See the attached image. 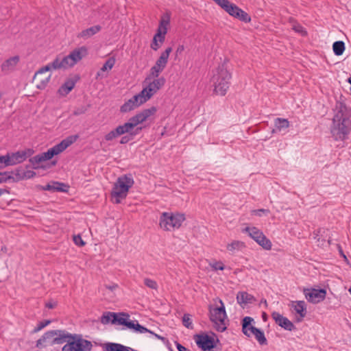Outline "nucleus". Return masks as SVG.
<instances>
[{
    "mask_svg": "<svg viewBox=\"0 0 351 351\" xmlns=\"http://www.w3.org/2000/svg\"><path fill=\"white\" fill-rule=\"evenodd\" d=\"M56 332L53 330H50V331H47V332H45L44 335H47V340L48 341H52L53 339V338H55L56 337Z\"/></svg>",
    "mask_w": 351,
    "mask_h": 351,
    "instance_id": "47",
    "label": "nucleus"
},
{
    "mask_svg": "<svg viewBox=\"0 0 351 351\" xmlns=\"http://www.w3.org/2000/svg\"><path fill=\"white\" fill-rule=\"evenodd\" d=\"M245 247V244L243 242L240 241H234L231 243L227 245V250L232 252L234 253L235 252L240 251Z\"/></svg>",
    "mask_w": 351,
    "mask_h": 351,
    "instance_id": "32",
    "label": "nucleus"
},
{
    "mask_svg": "<svg viewBox=\"0 0 351 351\" xmlns=\"http://www.w3.org/2000/svg\"><path fill=\"white\" fill-rule=\"evenodd\" d=\"M348 82H349L350 83V84H351V77L349 78Z\"/></svg>",
    "mask_w": 351,
    "mask_h": 351,
    "instance_id": "55",
    "label": "nucleus"
},
{
    "mask_svg": "<svg viewBox=\"0 0 351 351\" xmlns=\"http://www.w3.org/2000/svg\"><path fill=\"white\" fill-rule=\"evenodd\" d=\"M116 60L114 58L111 57L108 58L106 62L104 64L100 71L97 73V75H101V72H104L106 71L111 70L115 64Z\"/></svg>",
    "mask_w": 351,
    "mask_h": 351,
    "instance_id": "34",
    "label": "nucleus"
},
{
    "mask_svg": "<svg viewBox=\"0 0 351 351\" xmlns=\"http://www.w3.org/2000/svg\"><path fill=\"white\" fill-rule=\"evenodd\" d=\"M73 240L75 244L78 246H84L85 245V242L83 241L80 234L74 235Z\"/></svg>",
    "mask_w": 351,
    "mask_h": 351,
    "instance_id": "41",
    "label": "nucleus"
},
{
    "mask_svg": "<svg viewBox=\"0 0 351 351\" xmlns=\"http://www.w3.org/2000/svg\"><path fill=\"white\" fill-rule=\"evenodd\" d=\"M19 60V56H15L5 60L1 65V71L5 74L12 71L18 64Z\"/></svg>",
    "mask_w": 351,
    "mask_h": 351,
    "instance_id": "23",
    "label": "nucleus"
},
{
    "mask_svg": "<svg viewBox=\"0 0 351 351\" xmlns=\"http://www.w3.org/2000/svg\"><path fill=\"white\" fill-rule=\"evenodd\" d=\"M32 154V150L19 151L10 154V165L11 166L19 164L25 161L27 158Z\"/></svg>",
    "mask_w": 351,
    "mask_h": 351,
    "instance_id": "22",
    "label": "nucleus"
},
{
    "mask_svg": "<svg viewBox=\"0 0 351 351\" xmlns=\"http://www.w3.org/2000/svg\"><path fill=\"white\" fill-rule=\"evenodd\" d=\"M93 343L82 338L80 335H73L71 339L62 347V351H91Z\"/></svg>",
    "mask_w": 351,
    "mask_h": 351,
    "instance_id": "11",
    "label": "nucleus"
},
{
    "mask_svg": "<svg viewBox=\"0 0 351 351\" xmlns=\"http://www.w3.org/2000/svg\"><path fill=\"white\" fill-rule=\"evenodd\" d=\"M185 220L184 214L162 213L160 217V226L166 231L179 228Z\"/></svg>",
    "mask_w": 351,
    "mask_h": 351,
    "instance_id": "10",
    "label": "nucleus"
},
{
    "mask_svg": "<svg viewBox=\"0 0 351 351\" xmlns=\"http://www.w3.org/2000/svg\"><path fill=\"white\" fill-rule=\"evenodd\" d=\"M182 324L187 328H193V323L189 314H184L183 315Z\"/></svg>",
    "mask_w": 351,
    "mask_h": 351,
    "instance_id": "37",
    "label": "nucleus"
},
{
    "mask_svg": "<svg viewBox=\"0 0 351 351\" xmlns=\"http://www.w3.org/2000/svg\"><path fill=\"white\" fill-rule=\"evenodd\" d=\"M4 193H9V191L5 189H0V197Z\"/></svg>",
    "mask_w": 351,
    "mask_h": 351,
    "instance_id": "53",
    "label": "nucleus"
},
{
    "mask_svg": "<svg viewBox=\"0 0 351 351\" xmlns=\"http://www.w3.org/2000/svg\"><path fill=\"white\" fill-rule=\"evenodd\" d=\"M156 112L155 107L145 109L129 119L128 121L123 125H118L114 130L105 135V140L112 141L125 134H129L132 137L138 135L142 130V127L138 125L153 115Z\"/></svg>",
    "mask_w": 351,
    "mask_h": 351,
    "instance_id": "1",
    "label": "nucleus"
},
{
    "mask_svg": "<svg viewBox=\"0 0 351 351\" xmlns=\"http://www.w3.org/2000/svg\"><path fill=\"white\" fill-rule=\"evenodd\" d=\"M75 82L73 80H67L59 88L58 92L62 95H66L74 88Z\"/></svg>",
    "mask_w": 351,
    "mask_h": 351,
    "instance_id": "30",
    "label": "nucleus"
},
{
    "mask_svg": "<svg viewBox=\"0 0 351 351\" xmlns=\"http://www.w3.org/2000/svg\"><path fill=\"white\" fill-rule=\"evenodd\" d=\"M5 250V248L1 247V250Z\"/></svg>",
    "mask_w": 351,
    "mask_h": 351,
    "instance_id": "56",
    "label": "nucleus"
},
{
    "mask_svg": "<svg viewBox=\"0 0 351 351\" xmlns=\"http://www.w3.org/2000/svg\"><path fill=\"white\" fill-rule=\"evenodd\" d=\"M291 306L301 317H304L306 314V306L304 301L293 302Z\"/></svg>",
    "mask_w": 351,
    "mask_h": 351,
    "instance_id": "28",
    "label": "nucleus"
},
{
    "mask_svg": "<svg viewBox=\"0 0 351 351\" xmlns=\"http://www.w3.org/2000/svg\"><path fill=\"white\" fill-rule=\"evenodd\" d=\"M165 83L162 77H153L151 74L147 77L143 82V88L139 93L145 102L148 101L156 92L162 88Z\"/></svg>",
    "mask_w": 351,
    "mask_h": 351,
    "instance_id": "8",
    "label": "nucleus"
},
{
    "mask_svg": "<svg viewBox=\"0 0 351 351\" xmlns=\"http://www.w3.org/2000/svg\"><path fill=\"white\" fill-rule=\"evenodd\" d=\"M133 138H134V137H132L129 134H128V135L124 136L121 138L120 143L121 144L128 143L130 140H132Z\"/></svg>",
    "mask_w": 351,
    "mask_h": 351,
    "instance_id": "46",
    "label": "nucleus"
},
{
    "mask_svg": "<svg viewBox=\"0 0 351 351\" xmlns=\"http://www.w3.org/2000/svg\"><path fill=\"white\" fill-rule=\"evenodd\" d=\"M254 319L251 317H245L242 321V332L247 337L254 335L256 339L261 345H266L267 341L265 337L264 332L260 329L252 326Z\"/></svg>",
    "mask_w": 351,
    "mask_h": 351,
    "instance_id": "12",
    "label": "nucleus"
},
{
    "mask_svg": "<svg viewBox=\"0 0 351 351\" xmlns=\"http://www.w3.org/2000/svg\"><path fill=\"white\" fill-rule=\"evenodd\" d=\"M5 250V248L1 247V250Z\"/></svg>",
    "mask_w": 351,
    "mask_h": 351,
    "instance_id": "57",
    "label": "nucleus"
},
{
    "mask_svg": "<svg viewBox=\"0 0 351 351\" xmlns=\"http://www.w3.org/2000/svg\"><path fill=\"white\" fill-rule=\"evenodd\" d=\"M276 130L281 132L289 127V121L287 119L276 118L274 120Z\"/></svg>",
    "mask_w": 351,
    "mask_h": 351,
    "instance_id": "31",
    "label": "nucleus"
},
{
    "mask_svg": "<svg viewBox=\"0 0 351 351\" xmlns=\"http://www.w3.org/2000/svg\"><path fill=\"white\" fill-rule=\"evenodd\" d=\"M171 51L172 48L168 47L161 53L159 58L156 60L155 65L153 66L150 70L152 76L158 77L160 73L165 68Z\"/></svg>",
    "mask_w": 351,
    "mask_h": 351,
    "instance_id": "15",
    "label": "nucleus"
},
{
    "mask_svg": "<svg viewBox=\"0 0 351 351\" xmlns=\"http://www.w3.org/2000/svg\"><path fill=\"white\" fill-rule=\"evenodd\" d=\"M195 341L204 351L210 350L215 347L214 338L208 335H197L195 336Z\"/></svg>",
    "mask_w": 351,
    "mask_h": 351,
    "instance_id": "19",
    "label": "nucleus"
},
{
    "mask_svg": "<svg viewBox=\"0 0 351 351\" xmlns=\"http://www.w3.org/2000/svg\"><path fill=\"white\" fill-rule=\"evenodd\" d=\"M8 166H11L10 154H7L5 156H0V169H2Z\"/></svg>",
    "mask_w": 351,
    "mask_h": 351,
    "instance_id": "36",
    "label": "nucleus"
},
{
    "mask_svg": "<svg viewBox=\"0 0 351 351\" xmlns=\"http://www.w3.org/2000/svg\"><path fill=\"white\" fill-rule=\"evenodd\" d=\"M104 351H135L130 347H128L117 343H106L103 346Z\"/></svg>",
    "mask_w": 351,
    "mask_h": 351,
    "instance_id": "25",
    "label": "nucleus"
},
{
    "mask_svg": "<svg viewBox=\"0 0 351 351\" xmlns=\"http://www.w3.org/2000/svg\"><path fill=\"white\" fill-rule=\"evenodd\" d=\"M176 346L178 351H189V350L178 342H176Z\"/></svg>",
    "mask_w": 351,
    "mask_h": 351,
    "instance_id": "48",
    "label": "nucleus"
},
{
    "mask_svg": "<svg viewBox=\"0 0 351 351\" xmlns=\"http://www.w3.org/2000/svg\"><path fill=\"white\" fill-rule=\"evenodd\" d=\"M219 302L221 304L220 306L215 308L210 306V319L217 331L223 332L227 328L228 319L222 300H219Z\"/></svg>",
    "mask_w": 351,
    "mask_h": 351,
    "instance_id": "9",
    "label": "nucleus"
},
{
    "mask_svg": "<svg viewBox=\"0 0 351 351\" xmlns=\"http://www.w3.org/2000/svg\"><path fill=\"white\" fill-rule=\"evenodd\" d=\"M49 68L43 66L36 72L33 78V82L38 89H44L48 84L51 75L48 73Z\"/></svg>",
    "mask_w": 351,
    "mask_h": 351,
    "instance_id": "16",
    "label": "nucleus"
},
{
    "mask_svg": "<svg viewBox=\"0 0 351 351\" xmlns=\"http://www.w3.org/2000/svg\"><path fill=\"white\" fill-rule=\"evenodd\" d=\"M149 331H147V332H149L150 334H152V335H154L157 339H162V337H161L160 335H157V334H155L154 332L149 330V329H147Z\"/></svg>",
    "mask_w": 351,
    "mask_h": 351,
    "instance_id": "52",
    "label": "nucleus"
},
{
    "mask_svg": "<svg viewBox=\"0 0 351 351\" xmlns=\"http://www.w3.org/2000/svg\"><path fill=\"white\" fill-rule=\"evenodd\" d=\"M47 335H43L42 336L41 338H40L37 341H36V347L38 348H45L47 347V346L49 345H52V344H55L54 342L52 341H48L47 340Z\"/></svg>",
    "mask_w": 351,
    "mask_h": 351,
    "instance_id": "35",
    "label": "nucleus"
},
{
    "mask_svg": "<svg viewBox=\"0 0 351 351\" xmlns=\"http://www.w3.org/2000/svg\"><path fill=\"white\" fill-rule=\"evenodd\" d=\"M339 253L341 254V256L346 261L347 260V257L344 254L343 250H341V247L340 246H339Z\"/></svg>",
    "mask_w": 351,
    "mask_h": 351,
    "instance_id": "51",
    "label": "nucleus"
},
{
    "mask_svg": "<svg viewBox=\"0 0 351 351\" xmlns=\"http://www.w3.org/2000/svg\"><path fill=\"white\" fill-rule=\"evenodd\" d=\"M223 10L230 15L237 18L242 21L249 22L250 21V17L245 12L230 1L227 4V8L225 7Z\"/></svg>",
    "mask_w": 351,
    "mask_h": 351,
    "instance_id": "17",
    "label": "nucleus"
},
{
    "mask_svg": "<svg viewBox=\"0 0 351 351\" xmlns=\"http://www.w3.org/2000/svg\"><path fill=\"white\" fill-rule=\"evenodd\" d=\"M209 265L214 271L223 270L225 268L223 263L221 261H214L210 263Z\"/></svg>",
    "mask_w": 351,
    "mask_h": 351,
    "instance_id": "39",
    "label": "nucleus"
},
{
    "mask_svg": "<svg viewBox=\"0 0 351 351\" xmlns=\"http://www.w3.org/2000/svg\"><path fill=\"white\" fill-rule=\"evenodd\" d=\"M272 318L275 320L276 323L282 328L291 331L295 329L294 324L289 320L287 317H283L281 314L278 312H273L271 313Z\"/></svg>",
    "mask_w": 351,
    "mask_h": 351,
    "instance_id": "21",
    "label": "nucleus"
},
{
    "mask_svg": "<svg viewBox=\"0 0 351 351\" xmlns=\"http://www.w3.org/2000/svg\"><path fill=\"white\" fill-rule=\"evenodd\" d=\"M237 300L240 305L245 306L248 304H252L255 301V298L252 295L247 292L240 291L237 293Z\"/></svg>",
    "mask_w": 351,
    "mask_h": 351,
    "instance_id": "27",
    "label": "nucleus"
},
{
    "mask_svg": "<svg viewBox=\"0 0 351 351\" xmlns=\"http://www.w3.org/2000/svg\"><path fill=\"white\" fill-rule=\"evenodd\" d=\"M56 304L53 302H48L46 304V307L48 308H53L56 306Z\"/></svg>",
    "mask_w": 351,
    "mask_h": 351,
    "instance_id": "50",
    "label": "nucleus"
},
{
    "mask_svg": "<svg viewBox=\"0 0 351 351\" xmlns=\"http://www.w3.org/2000/svg\"><path fill=\"white\" fill-rule=\"evenodd\" d=\"M1 97H2V95H1V94L0 93V99H1Z\"/></svg>",
    "mask_w": 351,
    "mask_h": 351,
    "instance_id": "58",
    "label": "nucleus"
},
{
    "mask_svg": "<svg viewBox=\"0 0 351 351\" xmlns=\"http://www.w3.org/2000/svg\"><path fill=\"white\" fill-rule=\"evenodd\" d=\"M231 74L227 69L225 63H223L216 69L212 77L214 85V91L217 95L223 96L226 95L230 84Z\"/></svg>",
    "mask_w": 351,
    "mask_h": 351,
    "instance_id": "5",
    "label": "nucleus"
},
{
    "mask_svg": "<svg viewBox=\"0 0 351 351\" xmlns=\"http://www.w3.org/2000/svg\"><path fill=\"white\" fill-rule=\"evenodd\" d=\"M77 136H70L66 138L60 143L49 149L47 152L34 156L30 159L31 162L33 164V165H38L39 163L43 161L50 160L54 156H56L64 151L68 147L72 145L77 140Z\"/></svg>",
    "mask_w": 351,
    "mask_h": 351,
    "instance_id": "6",
    "label": "nucleus"
},
{
    "mask_svg": "<svg viewBox=\"0 0 351 351\" xmlns=\"http://www.w3.org/2000/svg\"><path fill=\"white\" fill-rule=\"evenodd\" d=\"M133 184L134 180L131 175H125L117 179L112 191V196L116 204L120 203L121 199L126 197L129 189Z\"/></svg>",
    "mask_w": 351,
    "mask_h": 351,
    "instance_id": "7",
    "label": "nucleus"
},
{
    "mask_svg": "<svg viewBox=\"0 0 351 351\" xmlns=\"http://www.w3.org/2000/svg\"><path fill=\"white\" fill-rule=\"evenodd\" d=\"M50 323L49 320H45L38 324V325L34 328L33 332H37L44 328Z\"/></svg>",
    "mask_w": 351,
    "mask_h": 351,
    "instance_id": "40",
    "label": "nucleus"
},
{
    "mask_svg": "<svg viewBox=\"0 0 351 351\" xmlns=\"http://www.w3.org/2000/svg\"><path fill=\"white\" fill-rule=\"evenodd\" d=\"M169 19H161L156 34L153 38L152 43L151 44V48L157 51L164 43L165 39V35L167 32V25H169Z\"/></svg>",
    "mask_w": 351,
    "mask_h": 351,
    "instance_id": "13",
    "label": "nucleus"
},
{
    "mask_svg": "<svg viewBox=\"0 0 351 351\" xmlns=\"http://www.w3.org/2000/svg\"><path fill=\"white\" fill-rule=\"evenodd\" d=\"M12 177L7 172H0V183L5 182Z\"/></svg>",
    "mask_w": 351,
    "mask_h": 351,
    "instance_id": "43",
    "label": "nucleus"
},
{
    "mask_svg": "<svg viewBox=\"0 0 351 351\" xmlns=\"http://www.w3.org/2000/svg\"><path fill=\"white\" fill-rule=\"evenodd\" d=\"M87 111V107L86 106H81L79 108H77L74 110L73 114L75 116H79L80 114H84Z\"/></svg>",
    "mask_w": 351,
    "mask_h": 351,
    "instance_id": "42",
    "label": "nucleus"
},
{
    "mask_svg": "<svg viewBox=\"0 0 351 351\" xmlns=\"http://www.w3.org/2000/svg\"><path fill=\"white\" fill-rule=\"evenodd\" d=\"M87 53V49L84 47H82L73 51L69 55L60 59L57 57L52 62L47 64L45 66L51 70H57L60 69H67L74 66L78 61L82 59Z\"/></svg>",
    "mask_w": 351,
    "mask_h": 351,
    "instance_id": "4",
    "label": "nucleus"
},
{
    "mask_svg": "<svg viewBox=\"0 0 351 351\" xmlns=\"http://www.w3.org/2000/svg\"><path fill=\"white\" fill-rule=\"evenodd\" d=\"M105 287L111 291H113L114 290H115L116 289H117L118 287V285L117 284H112V285H105Z\"/></svg>",
    "mask_w": 351,
    "mask_h": 351,
    "instance_id": "49",
    "label": "nucleus"
},
{
    "mask_svg": "<svg viewBox=\"0 0 351 351\" xmlns=\"http://www.w3.org/2000/svg\"><path fill=\"white\" fill-rule=\"evenodd\" d=\"M244 232H247L249 236L253 239L265 250H269L271 248V241L264 235L263 232L256 227H247L244 229Z\"/></svg>",
    "mask_w": 351,
    "mask_h": 351,
    "instance_id": "14",
    "label": "nucleus"
},
{
    "mask_svg": "<svg viewBox=\"0 0 351 351\" xmlns=\"http://www.w3.org/2000/svg\"><path fill=\"white\" fill-rule=\"evenodd\" d=\"M56 334V337L53 338V341L56 344H62L64 342L67 343L68 339H71L73 335L65 331V330H54Z\"/></svg>",
    "mask_w": 351,
    "mask_h": 351,
    "instance_id": "24",
    "label": "nucleus"
},
{
    "mask_svg": "<svg viewBox=\"0 0 351 351\" xmlns=\"http://www.w3.org/2000/svg\"><path fill=\"white\" fill-rule=\"evenodd\" d=\"M101 29L100 25H95L82 30L77 34V38H83L84 40L88 39L97 33H98Z\"/></svg>",
    "mask_w": 351,
    "mask_h": 351,
    "instance_id": "26",
    "label": "nucleus"
},
{
    "mask_svg": "<svg viewBox=\"0 0 351 351\" xmlns=\"http://www.w3.org/2000/svg\"><path fill=\"white\" fill-rule=\"evenodd\" d=\"M143 281L146 287L155 290L158 289V284L156 281L148 278H145Z\"/></svg>",
    "mask_w": 351,
    "mask_h": 351,
    "instance_id": "38",
    "label": "nucleus"
},
{
    "mask_svg": "<svg viewBox=\"0 0 351 351\" xmlns=\"http://www.w3.org/2000/svg\"><path fill=\"white\" fill-rule=\"evenodd\" d=\"M252 213L258 216H261L262 214H268L269 213V210L267 209H258L252 210Z\"/></svg>",
    "mask_w": 351,
    "mask_h": 351,
    "instance_id": "45",
    "label": "nucleus"
},
{
    "mask_svg": "<svg viewBox=\"0 0 351 351\" xmlns=\"http://www.w3.org/2000/svg\"><path fill=\"white\" fill-rule=\"evenodd\" d=\"M346 47L343 41H336L332 45L333 52L337 56H341L343 53Z\"/></svg>",
    "mask_w": 351,
    "mask_h": 351,
    "instance_id": "33",
    "label": "nucleus"
},
{
    "mask_svg": "<svg viewBox=\"0 0 351 351\" xmlns=\"http://www.w3.org/2000/svg\"><path fill=\"white\" fill-rule=\"evenodd\" d=\"M66 186L58 182H53L52 183L47 184L43 187L44 191H66L64 189Z\"/></svg>",
    "mask_w": 351,
    "mask_h": 351,
    "instance_id": "29",
    "label": "nucleus"
},
{
    "mask_svg": "<svg viewBox=\"0 0 351 351\" xmlns=\"http://www.w3.org/2000/svg\"><path fill=\"white\" fill-rule=\"evenodd\" d=\"M144 103H145V101H143L142 96H141L138 93L125 102L121 106L120 110L121 112H128L135 109Z\"/></svg>",
    "mask_w": 351,
    "mask_h": 351,
    "instance_id": "20",
    "label": "nucleus"
},
{
    "mask_svg": "<svg viewBox=\"0 0 351 351\" xmlns=\"http://www.w3.org/2000/svg\"><path fill=\"white\" fill-rule=\"evenodd\" d=\"M183 49L184 47L182 45L179 46L178 48L177 49V53L181 52L182 51H183Z\"/></svg>",
    "mask_w": 351,
    "mask_h": 351,
    "instance_id": "54",
    "label": "nucleus"
},
{
    "mask_svg": "<svg viewBox=\"0 0 351 351\" xmlns=\"http://www.w3.org/2000/svg\"><path fill=\"white\" fill-rule=\"evenodd\" d=\"M293 29L296 32H298L300 34H301L302 35H306V32L304 29V28L299 24H296V25H294L293 26Z\"/></svg>",
    "mask_w": 351,
    "mask_h": 351,
    "instance_id": "44",
    "label": "nucleus"
},
{
    "mask_svg": "<svg viewBox=\"0 0 351 351\" xmlns=\"http://www.w3.org/2000/svg\"><path fill=\"white\" fill-rule=\"evenodd\" d=\"M100 322L104 325L110 323L122 325L138 333H145V332L149 331L147 328L139 324L137 320H131L130 315L126 313L105 312L100 317Z\"/></svg>",
    "mask_w": 351,
    "mask_h": 351,
    "instance_id": "3",
    "label": "nucleus"
},
{
    "mask_svg": "<svg viewBox=\"0 0 351 351\" xmlns=\"http://www.w3.org/2000/svg\"><path fill=\"white\" fill-rule=\"evenodd\" d=\"M304 295L308 302L317 304L323 301L326 295V291L325 289H305Z\"/></svg>",
    "mask_w": 351,
    "mask_h": 351,
    "instance_id": "18",
    "label": "nucleus"
},
{
    "mask_svg": "<svg viewBox=\"0 0 351 351\" xmlns=\"http://www.w3.org/2000/svg\"><path fill=\"white\" fill-rule=\"evenodd\" d=\"M351 130V110L342 103L337 104L330 132L336 141L346 139Z\"/></svg>",
    "mask_w": 351,
    "mask_h": 351,
    "instance_id": "2",
    "label": "nucleus"
}]
</instances>
